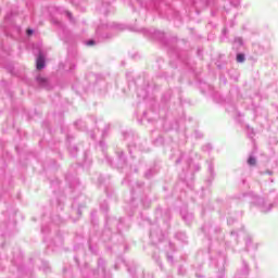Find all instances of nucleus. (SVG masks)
I'll return each mask as SVG.
<instances>
[{"mask_svg":"<svg viewBox=\"0 0 278 278\" xmlns=\"http://www.w3.org/2000/svg\"><path fill=\"white\" fill-rule=\"evenodd\" d=\"M42 68H45V56H42V54H39L37 59V70L42 71Z\"/></svg>","mask_w":278,"mask_h":278,"instance_id":"nucleus-1","label":"nucleus"},{"mask_svg":"<svg viewBox=\"0 0 278 278\" xmlns=\"http://www.w3.org/2000/svg\"><path fill=\"white\" fill-rule=\"evenodd\" d=\"M248 164H250V166H255V164H256L255 157L250 156L248 160Z\"/></svg>","mask_w":278,"mask_h":278,"instance_id":"nucleus-2","label":"nucleus"},{"mask_svg":"<svg viewBox=\"0 0 278 278\" xmlns=\"http://www.w3.org/2000/svg\"><path fill=\"white\" fill-rule=\"evenodd\" d=\"M237 62H244V54L242 53L237 54Z\"/></svg>","mask_w":278,"mask_h":278,"instance_id":"nucleus-3","label":"nucleus"},{"mask_svg":"<svg viewBox=\"0 0 278 278\" xmlns=\"http://www.w3.org/2000/svg\"><path fill=\"white\" fill-rule=\"evenodd\" d=\"M38 81L39 84H47V78L39 77Z\"/></svg>","mask_w":278,"mask_h":278,"instance_id":"nucleus-4","label":"nucleus"},{"mask_svg":"<svg viewBox=\"0 0 278 278\" xmlns=\"http://www.w3.org/2000/svg\"><path fill=\"white\" fill-rule=\"evenodd\" d=\"M87 45H88L89 47L94 46V40H89V41L87 42Z\"/></svg>","mask_w":278,"mask_h":278,"instance_id":"nucleus-5","label":"nucleus"},{"mask_svg":"<svg viewBox=\"0 0 278 278\" xmlns=\"http://www.w3.org/2000/svg\"><path fill=\"white\" fill-rule=\"evenodd\" d=\"M31 34H34V30L27 29V35H28V36H31Z\"/></svg>","mask_w":278,"mask_h":278,"instance_id":"nucleus-6","label":"nucleus"}]
</instances>
